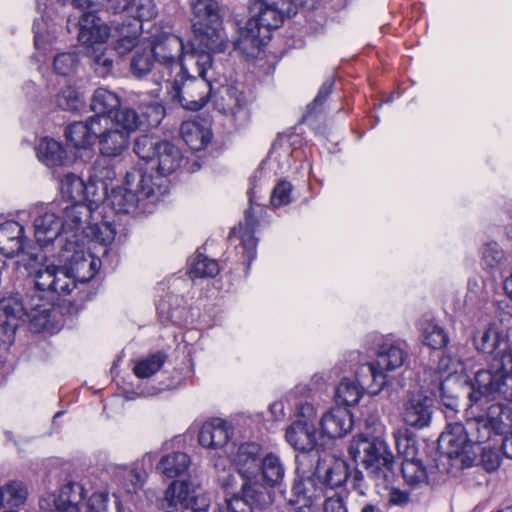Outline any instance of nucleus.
Wrapping results in <instances>:
<instances>
[{"label": "nucleus", "mask_w": 512, "mask_h": 512, "mask_svg": "<svg viewBox=\"0 0 512 512\" xmlns=\"http://www.w3.org/2000/svg\"><path fill=\"white\" fill-rule=\"evenodd\" d=\"M92 214L91 208L83 202H74L72 205L66 206L63 210L62 221H60L65 241L69 238L99 244L103 255H106L108 253L107 246L113 242L116 231L107 222L101 225L92 224Z\"/></svg>", "instance_id": "nucleus-1"}, {"label": "nucleus", "mask_w": 512, "mask_h": 512, "mask_svg": "<svg viewBox=\"0 0 512 512\" xmlns=\"http://www.w3.org/2000/svg\"><path fill=\"white\" fill-rule=\"evenodd\" d=\"M349 454L355 461H361L377 486L387 488L393 483V455L381 438L370 440L362 436L354 437L349 446Z\"/></svg>", "instance_id": "nucleus-2"}, {"label": "nucleus", "mask_w": 512, "mask_h": 512, "mask_svg": "<svg viewBox=\"0 0 512 512\" xmlns=\"http://www.w3.org/2000/svg\"><path fill=\"white\" fill-rule=\"evenodd\" d=\"M141 123L139 115L130 108L121 109L114 117L102 116L96 139L100 155L108 158L122 155L129 147L130 133Z\"/></svg>", "instance_id": "nucleus-3"}, {"label": "nucleus", "mask_w": 512, "mask_h": 512, "mask_svg": "<svg viewBox=\"0 0 512 512\" xmlns=\"http://www.w3.org/2000/svg\"><path fill=\"white\" fill-rule=\"evenodd\" d=\"M309 0H256L244 33L253 40L267 38L272 29L279 28L286 17L295 14V6H306Z\"/></svg>", "instance_id": "nucleus-4"}, {"label": "nucleus", "mask_w": 512, "mask_h": 512, "mask_svg": "<svg viewBox=\"0 0 512 512\" xmlns=\"http://www.w3.org/2000/svg\"><path fill=\"white\" fill-rule=\"evenodd\" d=\"M155 183L151 174L138 164L126 172L122 186L113 188L107 196L116 213H132L139 204L154 195Z\"/></svg>", "instance_id": "nucleus-5"}, {"label": "nucleus", "mask_w": 512, "mask_h": 512, "mask_svg": "<svg viewBox=\"0 0 512 512\" xmlns=\"http://www.w3.org/2000/svg\"><path fill=\"white\" fill-rule=\"evenodd\" d=\"M476 431L469 429V418L464 426L460 422L448 423L438 438V449L450 459L459 460L462 468L472 467L482 442L473 440Z\"/></svg>", "instance_id": "nucleus-6"}, {"label": "nucleus", "mask_w": 512, "mask_h": 512, "mask_svg": "<svg viewBox=\"0 0 512 512\" xmlns=\"http://www.w3.org/2000/svg\"><path fill=\"white\" fill-rule=\"evenodd\" d=\"M192 27L196 41L213 51H224L226 40L219 19V5L216 0H192Z\"/></svg>", "instance_id": "nucleus-7"}, {"label": "nucleus", "mask_w": 512, "mask_h": 512, "mask_svg": "<svg viewBox=\"0 0 512 512\" xmlns=\"http://www.w3.org/2000/svg\"><path fill=\"white\" fill-rule=\"evenodd\" d=\"M35 286L41 291H51L59 295H70L76 289V297L70 302L73 312L81 310L91 296V291L79 287L64 263L61 266L48 264L36 270Z\"/></svg>", "instance_id": "nucleus-8"}, {"label": "nucleus", "mask_w": 512, "mask_h": 512, "mask_svg": "<svg viewBox=\"0 0 512 512\" xmlns=\"http://www.w3.org/2000/svg\"><path fill=\"white\" fill-rule=\"evenodd\" d=\"M91 245L83 240L67 238L59 252V260L63 262L81 289H86V283L92 280L101 267V260L86 250ZM93 248L97 244L92 243ZM92 247L88 246V250Z\"/></svg>", "instance_id": "nucleus-9"}, {"label": "nucleus", "mask_w": 512, "mask_h": 512, "mask_svg": "<svg viewBox=\"0 0 512 512\" xmlns=\"http://www.w3.org/2000/svg\"><path fill=\"white\" fill-rule=\"evenodd\" d=\"M188 41L169 33L156 35L151 43V52L156 69L164 83H169L179 68Z\"/></svg>", "instance_id": "nucleus-10"}, {"label": "nucleus", "mask_w": 512, "mask_h": 512, "mask_svg": "<svg viewBox=\"0 0 512 512\" xmlns=\"http://www.w3.org/2000/svg\"><path fill=\"white\" fill-rule=\"evenodd\" d=\"M356 380L343 379L336 388L335 399L345 406L355 405L362 397L364 389L377 394L387 384L386 377L375 370L373 365H361L356 373Z\"/></svg>", "instance_id": "nucleus-11"}, {"label": "nucleus", "mask_w": 512, "mask_h": 512, "mask_svg": "<svg viewBox=\"0 0 512 512\" xmlns=\"http://www.w3.org/2000/svg\"><path fill=\"white\" fill-rule=\"evenodd\" d=\"M171 99L182 108L191 111L202 109L209 101L212 92L208 78L179 77L175 75L171 82L165 83Z\"/></svg>", "instance_id": "nucleus-12"}, {"label": "nucleus", "mask_w": 512, "mask_h": 512, "mask_svg": "<svg viewBox=\"0 0 512 512\" xmlns=\"http://www.w3.org/2000/svg\"><path fill=\"white\" fill-rule=\"evenodd\" d=\"M489 401L486 398H482L479 402L474 403L470 400L471 405L468 415L474 413V408L482 401ZM512 426V411L505 405L500 403L491 404L485 416H475L474 418L469 417V429L476 431L477 435L473 437V440L485 443L488 441L492 434H502L506 429Z\"/></svg>", "instance_id": "nucleus-13"}, {"label": "nucleus", "mask_w": 512, "mask_h": 512, "mask_svg": "<svg viewBox=\"0 0 512 512\" xmlns=\"http://www.w3.org/2000/svg\"><path fill=\"white\" fill-rule=\"evenodd\" d=\"M261 455V445L255 442H246L238 447L233 457V464L243 480L241 491L250 498L261 496V492H257L251 486V482L255 479L260 469Z\"/></svg>", "instance_id": "nucleus-14"}, {"label": "nucleus", "mask_w": 512, "mask_h": 512, "mask_svg": "<svg viewBox=\"0 0 512 512\" xmlns=\"http://www.w3.org/2000/svg\"><path fill=\"white\" fill-rule=\"evenodd\" d=\"M328 496L324 487L313 473L307 478L295 479L288 504L289 512H319V501Z\"/></svg>", "instance_id": "nucleus-15"}, {"label": "nucleus", "mask_w": 512, "mask_h": 512, "mask_svg": "<svg viewBox=\"0 0 512 512\" xmlns=\"http://www.w3.org/2000/svg\"><path fill=\"white\" fill-rule=\"evenodd\" d=\"M213 50L193 39L188 40V45L181 59L175 75L179 77L208 78L207 74L213 66Z\"/></svg>", "instance_id": "nucleus-16"}, {"label": "nucleus", "mask_w": 512, "mask_h": 512, "mask_svg": "<svg viewBox=\"0 0 512 512\" xmlns=\"http://www.w3.org/2000/svg\"><path fill=\"white\" fill-rule=\"evenodd\" d=\"M284 477L285 467L280 457L273 452L265 454L262 457L260 469L255 479L251 482V486H253L257 492H261V496L259 495L253 499L268 501V506H270V496L267 487L281 486Z\"/></svg>", "instance_id": "nucleus-17"}, {"label": "nucleus", "mask_w": 512, "mask_h": 512, "mask_svg": "<svg viewBox=\"0 0 512 512\" xmlns=\"http://www.w3.org/2000/svg\"><path fill=\"white\" fill-rule=\"evenodd\" d=\"M433 400L421 393H410L402 401L400 416L402 421L415 429L427 427L432 418Z\"/></svg>", "instance_id": "nucleus-18"}, {"label": "nucleus", "mask_w": 512, "mask_h": 512, "mask_svg": "<svg viewBox=\"0 0 512 512\" xmlns=\"http://www.w3.org/2000/svg\"><path fill=\"white\" fill-rule=\"evenodd\" d=\"M83 498V486L74 482L62 486L57 494L41 498L39 505L47 512H81L79 503Z\"/></svg>", "instance_id": "nucleus-19"}, {"label": "nucleus", "mask_w": 512, "mask_h": 512, "mask_svg": "<svg viewBox=\"0 0 512 512\" xmlns=\"http://www.w3.org/2000/svg\"><path fill=\"white\" fill-rule=\"evenodd\" d=\"M109 27L94 10L84 12L78 21V41L89 51L104 45L109 38Z\"/></svg>", "instance_id": "nucleus-20"}, {"label": "nucleus", "mask_w": 512, "mask_h": 512, "mask_svg": "<svg viewBox=\"0 0 512 512\" xmlns=\"http://www.w3.org/2000/svg\"><path fill=\"white\" fill-rule=\"evenodd\" d=\"M100 116H90L85 121H76L65 128V138L67 145L76 150H86L91 148L97 139V133L100 131Z\"/></svg>", "instance_id": "nucleus-21"}, {"label": "nucleus", "mask_w": 512, "mask_h": 512, "mask_svg": "<svg viewBox=\"0 0 512 512\" xmlns=\"http://www.w3.org/2000/svg\"><path fill=\"white\" fill-rule=\"evenodd\" d=\"M511 337L512 330L505 333L495 323H490L474 335L473 342L477 351L492 354L494 357L502 355V350Z\"/></svg>", "instance_id": "nucleus-22"}, {"label": "nucleus", "mask_w": 512, "mask_h": 512, "mask_svg": "<svg viewBox=\"0 0 512 512\" xmlns=\"http://www.w3.org/2000/svg\"><path fill=\"white\" fill-rule=\"evenodd\" d=\"M214 104L220 113L231 116L236 121L247 117L245 97L234 86L222 87L216 95Z\"/></svg>", "instance_id": "nucleus-23"}, {"label": "nucleus", "mask_w": 512, "mask_h": 512, "mask_svg": "<svg viewBox=\"0 0 512 512\" xmlns=\"http://www.w3.org/2000/svg\"><path fill=\"white\" fill-rule=\"evenodd\" d=\"M34 235L37 243L43 247L53 243L55 240L58 241L61 247L65 243L60 220L58 216L51 211H45L35 218Z\"/></svg>", "instance_id": "nucleus-24"}, {"label": "nucleus", "mask_w": 512, "mask_h": 512, "mask_svg": "<svg viewBox=\"0 0 512 512\" xmlns=\"http://www.w3.org/2000/svg\"><path fill=\"white\" fill-rule=\"evenodd\" d=\"M314 474L320 484L329 495L335 488L342 486L348 478V466L345 461L340 459L318 462Z\"/></svg>", "instance_id": "nucleus-25"}, {"label": "nucleus", "mask_w": 512, "mask_h": 512, "mask_svg": "<svg viewBox=\"0 0 512 512\" xmlns=\"http://www.w3.org/2000/svg\"><path fill=\"white\" fill-rule=\"evenodd\" d=\"M24 227L16 221H6L0 224V252L6 257H13L21 253L24 261L26 253Z\"/></svg>", "instance_id": "nucleus-26"}, {"label": "nucleus", "mask_w": 512, "mask_h": 512, "mask_svg": "<svg viewBox=\"0 0 512 512\" xmlns=\"http://www.w3.org/2000/svg\"><path fill=\"white\" fill-rule=\"evenodd\" d=\"M250 206L245 211L243 222H240L238 227H235L229 234L231 241L239 240L243 249L247 253V257L251 260L255 256L257 239L254 237L255 227L257 226L256 213L252 204V199L249 198Z\"/></svg>", "instance_id": "nucleus-27"}, {"label": "nucleus", "mask_w": 512, "mask_h": 512, "mask_svg": "<svg viewBox=\"0 0 512 512\" xmlns=\"http://www.w3.org/2000/svg\"><path fill=\"white\" fill-rule=\"evenodd\" d=\"M287 442L300 452H310L317 445V432L314 423L295 420L286 430Z\"/></svg>", "instance_id": "nucleus-28"}, {"label": "nucleus", "mask_w": 512, "mask_h": 512, "mask_svg": "<svg viewBox=\"0 0 512 512\" xmlns=\"http://www.w3.org/2000/svg\"><path fill=\"white\" fill-rule=\"evenodd\" d=\"M231 430L228 423L220 418H214L203 424L199 435V444L206 448H223L231 437Z\"/></svg>", "instance_id": "nucleus-29"}, {"label": "nucleus", "mask_w": 512, "mask_h": 512, "mask_svg": "<svg viewBox=\"0 0 512 512\" xmlns=\"http://www.w3.org/2000/svg\"><path fill=\"white\" fill-rule=\"evenodd\" d=\"M353 425L346 407H335L326 412L320 421L322 432L330 438H339L348 433Z\"/></svg>", "instance_id": "nucleus-30"}, {"label": "nucleus", "mask_w": 512, "mask_h": 512, "mask_svg": "<svg viewBox=\"0 0 512 512\" xmlns=\"http://www.w3.org/2000/svg\"><path fill=\"white\" fill-rule=\"evenodd\" d=\"M24 315L22 303L15 297L0 300V335L10 340Z\"/></svg>", "instance_id": "nucleus-31"}, {"label": "nucleus", "mask_w": 512, "mask_h": 512, "mask_svg": "<svg viewBox=\"0 0 512 512\" xmlns=\"http://www.w3.org/2000/svg\"><path fill=\"white\" fill-rule=\"evenodd\" d=\"M407 357L405 344H383L377 354L375 363H366L365 365H373L377 372L382 373L393 371L400 368Z\"/></svg>", "instance_id": "nucleus-32"}, {"label": "nucleus", "mask_w": 512, "mask_h": 512, "mask_svg": "<svg viewBox=\"0 0 512 512\" xmlns=\"http://www.w3.org/2000/svg\"><path fill=\"white\" fill-rule=\"evenodd\" d=\"M183 156L180 149L169 141H161L151 169L162 176L175 172L181 165Z\"/></svg>", "instance_id": "nucleus-33"}, {"label": "nucleus", "mask_w": 512, "mask_h": 512, "mask_svg": "<svg viewBox=\"0 0 512 512\" xmlns=\"http://www.w3.org/2000/svg\"><path fill=\"white\" fill-rule=\"evenodd\" d=\"M28 497V489L22 481L12 480L0 487L1 512H17Z\"/></svg>", "instance_id": "nucleus-34"}, {"label": "nucleus", "mask_w": 512, "mask_h": 512, "mask_svg": "<svg viewBox=\"0 0 512 512\" xmlns=\"http://www.w3.org/2000/svg\"><path fill=\"white\" fill-rule=\"evenodd\" d=\"M219 512H272L268 501L261 499H251L241 491V496L238 494L233 495L230 498L219 504Z\"/></svg>", "instance_id": "nucleus-35"}, {"label": "nucleus", "mask_w": 512, "mask_h": 512, "mask_svg": "<svg viewBox=\"0 0 512 512\" xmlns=\"http://www.w3.org/2000/svg\"><path fill=\"white\" fill-rule=\"evenodd\" d=\"M36 155L39 161L48 167L61 166L67 160V154L61 143L45 137L36 146Z\"/></svg>", "instance_id": "nucleus-36"}, {"label": "nucleus", "mask_w": 512, "mask_h": 512, "mask_svg": "<svg viewBox=\"0 0 512 512\" xmlns=\"http://www.w3.org/2000/svg\"><path fill=\"white\" fill-rule=\"evenodd\" d=\"M91 110L95 112L94 116L114 117L120 112V99L114 92L98 88L95 90L91 100Z\"/></svg>", "instance_id": "nucleus-37"}, {"label": "nucleus", "mask_w": 512, "mask_h": 512, "mask_svg": "<svg viewBox=\"0 0 512 512\" xmlns=\"http://www.w3.org/2000/svg\"><path fill=\"white\" fill-rule=\"evenodd\" d=\"M180 133L185 143L195 151L205 148L211 139L210 131L196 121L183 122Z\"/></svg>", "instance_id": "nucleus-38"}, {"label": "nucleus", "mask_w": 512, "mask_h": 512, "mask_svg": "<svg viewBox=\"0 0 512 512\" xmlns=\"http://www.w3.org/2000/svg\"><path fill=\"white\" fill-rule=\"evenodd\" d=\"M190 459L186 453L173 452L164 456L157 465V470L167 478L183 475L189 468Z\"/></svg>", "instance_id": "nucleus-39"}, {"label": "nucleus", "mask_w": 512, "mask_h": 512, "mask_svg": "<svg viewBox=\"0 0 512 512\" xmlns=\"http://www.w3.org/2000/svg\"><path fill=\"white\" fill-rule=\"evenodd\" d=\"M160 91V84L157 83V88L150 91L152 99L148 102H141L142 116L139 117L142 121L145 118L149 126L159 125L165 115V108L159 100Z\"/></svg>", "instance_id": "nucleus-40"}, {"label": "nucleus", "mask_w": 512, "mask_h": 512, "mask_svg": "<svg viewBox=\"0 0 512 512\" xmlns=\"http://www.w3.org/2000/svg\"><path fill=\"white\" fill-rule=\"evenodd\" d=\"M422 340L432 349H441L448 343V336L444 329L433 320H423L420 324Z\"/></svg>", "instance_id": "nucleus-41"}, {"label": "nucleus", "mask_w": 512, "mask_h": 512, "mask_svg": "<svg viewBox=\"0 0 512 512\" xmlns=\"http://www.w3.org/2000/svg\"><path fill=\"white\" fill-rule=\"evenodd\" d=\"M189 486L186 482L173 481L165 491L167 509L182 508L185 510L190 498Z\"/></svg>", "instance_id": "nucleus-42"}, {"label": "nucleus", "mask_w": 512, "mask_h": 512, "mask_svg": "<svg viewBox=\"0 0 512 512\" xmlns=\"http://www.w3.org/2000/svg\"><path fill=\"white\" fill-rule=\"evenodd\" d=\"M401 472L406 484L410 486H418L427 480L426 468L418 457L402 460Z\"/></svg>", "instance_id": "nucleus-43"}, {"label": "nucleus", "mask_w": 512, "mask_h": 512, "mask_svg": "<svg viewBox=\"0 0 512 512\" xmlns=\"http://www.w3.org/2000/svg\"><path fill=\"white\" fill-rule=\"evenodd\" d=\"M107 189L106 185L99 183L89 176L88 181L85 182L82 202L94 212L104 200L107 201V196L109 195L107 194Z\"/></svg>", "instance_id": "nucleus-44"}, {"label": "nucleus", "mask_w": 512, "mask_h": 512, "mask_svg": "<svg viewBox=\"0 0 512 512\" xmlns=\"http://www.w3.org/2000/svg\"><path fill=\"white\" fill-rule=\"evenodd\" d=\"M218 262L198 253L190 261L189 274L192 278L214 277L219 273Z\"/></svg>", "instance_id": "nucleus-45"}, {"label": "nucleus", "mask_w": 512, "mask_h": 512, "mask_svg": "<svg viewBox=\"0 0 512 512\" xmlns=\"http://www.w3.org/2000/svg\"><path fill=\"white\" fill-rule=\"evenodd\" d=\"M152 68L156 69V63L150 49L138 47L131 59L130 69L134 76L142 77L149 73Z\"/></svg>", "instance_id": "nucleus-46"}, {"label": "nucleus", "mask_w": 512, "mask_h": 512, "mask_svg": "<svg viewBox=\"0 0 512 512\" xmlns=\"http://www.w3.org/2000/svg\"><path fill=\"white\" fill-rule=\"evenodd\" d=\"M85 181L73 173H67L61 180L60 191L64 198L82 202Z\"/></svg>", "instance_id": "nucleus-47"}, {"label": "nucleus", "mask_w": 512, "mask_h": 512, "mask_svg": "<svg viewBox=\"0 0 512 512\" xmlns=\"http://www.w3.org/2000/svg\"><path fill=\"white\" fill-rule=\"evenodd\" d=\"M159 143L160 142L155 141L148 135H142L136 139L133 150L146 164L152 165L158 151Z\"/></svg>", "instance_id": "nucleus-48"}, {"label": "nucleus", "mask_w": 512, "mask_h": 512, "mask_svg": "<svg viewBox=\"0 0 512 512\" xmlns=\"http://www.w3.org/2000/svg\"><path fill=\"white\" fill-rule=\"evenodd\" d=\"M395 445L402 460H409L417 457L418 448L416 440L408 432L398 430L394 433Z\"/></svg>", "instance_id": "nucleus-49"}, {"label": "nucleus", "mask_w": 512, "mask_h": 512, "mask_svg": "<svg viewBox=\"0 0 512 512\" xmlns=\"http://www.w3.org/2000/svg\"><path fill=\"white\" fill-rule=\"evenodd\" d=\"M164 363L165 355L158 352L139 361L134 367V373L139 378H148L158 372Z\"/></svg>", "instance_id": "nucleus-50"}, {"label": "nucleus", "mask_w": 512, "mask_h": 512, "mask_svg": "<svg viewBox=\"0 0 512 512\" xmlns=\"http://www.w3.org/2000/svg\"><path fill=\"white\" fill-rule=\"evenodd\" d=\"M56 104L63 110L78 111L83 106V100L75 88L67 86L57 94Z\"/></svg>", "instance_id": "nucleus-51"}, {"label": "nucleus", "mask_w": 512, "mask_h": 512, "mask_svg": "<svg viewBox=\"0 0 512 512\" xmlns=\"http://www.w3.org/2000/svg\"><path fill=\"white\" fill-rule=\"evenodd\" d=\"M124 8L138 22L151 19L155 15V6L152 0H132V2L124 5Z\"/></svg>", "instance_id": "nucleus-52"}, {"label": "nucleus", "mask_w": 512, "mask_h": 512, "mask_svg": "<svg viewBox=\"0 0 512 512\" xmlns=\"http://www.w3.org/2000/svg\"><path fill=\"white\" fill-rule=\"evenodd\" d=\"M105 158L106 157L99 158L93 163L90 168L89 176L99 183L106 185L108 188V183L115 178L116 173L114 168L107 163Z\"/></svg>", "instance_id": "nucleus-53"}, {"label": "nucleus", "mask_w": 512, "mask_h": 512, "mask_svg": "<svg viewBox=\"0 0 512 512\" xmlns=\"http://www.w3.org/2000/svg\"><path fill=\"white\" fill-rule=\"evenodd\" d=\"M140 25H137L133 30L121 32L120 37L114 42V49L119 55H125L134 48H138V36Z\"/></svg>", "instance_id": "nucleus-54"}, {"label": "nucleus", "mask_w": 512, "mask_h": 512, "mask_svg": "<svg viewBox=\"0 0 512 512\" xmlns=\"http://www.w3.org/2000/svg\"><path fill=\"white\" fill-rule=\"evenodd\" d=\"M504 253L497 243L486 244L482 248V266L486 269H494L503 260Z\"/></svg>", "instance_id": "nucleus-55"}, {"label": "nucleus", "mask_w": 512, "mask_h": 512, "mask_svg": "<svg viewBox=\"0 0 512 512\" xmlns=\"http://www.w3.org/2000/svg\"><path fill=\"white\" fill-rule=\"evenodd\" d=\"M78 64L74 53H61L54 58L53 66L56 73L66 76L72 73Z\"/></svg>", "instance_id": "nucleus-56"}, {"label": "nucleus", "mask_w": 512, "mask_h": 512, "mask_svg": "<svg viewBox=\"0 0 512 512\" xmlns=\"http://www.w3.org/2000/svg\"><path fill=\"white\" fill-rule=\"evenodd\" d=\"M292 185L287 181H280L271 194V204L274 207L287 205L291 201Z\"/></svg>", "instance_id": "nucleus-57"}, {"label": "nucleus", "mask_w": 512, "mask_h": 512, "mask_svg": "<svg viewBox=\"0 0 512 512\" xmlns=\"http://www.w3.org/2000/svg\"><path fill=\"white\" fill-rule=\"evenodd\" d=\"M210 503L211 499L207 493L193 491L185 510H190L191 512H207Z\"/></svg>", "instance_id": "nucleus-58"}, {"label": "nucleus", "mask_w": 512, "mask_h": 512, "mask_svg": "<svg viewBox=\"0 0 512 512\" xmlns=\"http://www.w3.org/2000/svg\"><path fill=\"white\" fill-rule=\"evenodd\" d=\"M100 47L96 50L91 51V57H93L95 71L102 77L109 74L113 67V60L102 51L97 53Z\"/></svg>", "instance_id": "nucleus-59"}, {"label": "nucleus", "mask_w": 512, "mask_h": 512, "mask_svg": "<svg viewBox=\"0 0 512 512\" xmlns=\"http://www.w3.org/2000/svg\"><path fill=\"white\" fill-rule=\"evenodd\" d=\"M295 414L297 419L314 423L315 409L312 404L307 401H298L295 403Z\"/></svg>", "instance_id": "nucleus-60"}, {"label": "nucleus", "mask_w": 512, "mask_h": 512, "mask_svg": "<svg viewBox=\"0 0 512 512\" xmlns=\"http://www.w3.org/2000/svg\"><path fill=\"white\" fill-rule=\"evenodd\" d=\"M108 496L104 492L93 493L88 500V512H105L107 510Z\"/></svg>", "instance_id": "nucleus-61"}, {"label": "nucleus", "mask_w": 512, "mask_h": 512, "mask_svg": "<svg viewBox=\"0 0 512 512\" xmlns=\"http://www.w3.org/2000/svg\"><path fill=\"white\" fill-rule=\"evenodd\" d=\"M323 509L324 512H348L343 499L335 493L326 497Z\"/></svg>", "instance_id": "nucleus-62"}, {"label": "nucleus", "mask_w": 512, "mask_h": 512, "mask_svg": "<svg viewBox=\"0 0 512 512\" xmlns=\"http://www.w3.org/2000/svg\"><path fill=\"white\" fill-rule=\"evenodd\" d=\"M389 503L395 506H405L410 501L409 493L398 488H392L389 491Z\"/></svg>", "instance_id": "nucleus-63"}, {"label": "nucleus", "mask_w": 512, "mask_h": 512, "mask_svg": "<svg viewBox=\"0 0 512 512\" xmlns=\"http://www.w3.org/2000/svg\"><path fill=\"white\" fill-rule=\"evenodd\" d=\"M332 87H333V81H331V80L325 81L322 84V86L320 87L318 94L315 97L312 105L313 106L322 105L326 101L328 96L331 94Z\"/></svg>", "instance_id": "nucleus-64"}]
</instances>
